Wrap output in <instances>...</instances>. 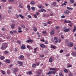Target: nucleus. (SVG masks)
<instances>
[{
    "label": "nucleus",
    "instance_id": "nucleus-57",
    "mask_svg": "<svg viewBox=\"0 0 76 76\" xmlns=\"http://www.w3.org/2000/svg\"><path fill=\"white\" fill-rule=\"evenodd\" d=\"M21 26L23 28H25L24 25H22Z\"/></svg>",
    "mask_w": 76,
    "mask_h": 76
},
{
    "label": "nucleus",
    "instance_id": "nucleus-53",
    "mask_svg": "<svg viewBox=\"0 0 76 76\" xmlns=\"http://www.w3.org/2000/svg\"><path fill=\"white\" fill-rule=\"evenodd\" d=\"M18 44H20V43H21V42L20 41H18Z\"/></svg>",
    "mask_w": 76,
    "mask_h": 76
},
{
    "label": "nucleus",
    "instance_id": "nucleus-62",
    "mask_svg": "<svg viewBox=\"0 0 76 76\" xmlns=\"http://www.w3.org/2000/svg\"><path fill=\"white\" fill-rule=\"evenodd\" d=\"M61 38H62V39H64V37H63V35H61Z\"/></svg>",
    "mask_w": 76,
    "mask_h": 76
},
{
    "label": "nucleus",
    "instance_id": "nucleus-49",
    "mask_svg": "<svg viewBox=\"0 0 76 76\" xmlns=\"http://www.w3.org/2000/svg\"><path fill=\"white\" fill-rule=\"evenodd\" d=\"M72 67V65H68L67 67Z\"/></svg>",
    "mask_w": 76,
    "mask_h": 76
},
{
    "label": "nucleus",
    "instance_id": "nucleus-6",
    "mask_svg": "<svg viewBox=\"0 0 76 76\" xmlns=\"http://www.w3.org/2000/svg\"><path fill=\"white\" fill-rule=\"evenodd\" d=\"M13 71L14 73L15 74L16 72H18V69L16 68H15L13 69Z\"/></svg>",
    "mask_w": 76,
    "mask_h": 76
},
{
    "label": "nucleus",
    "instance_id": "nucleus-27",
    "mask_svg": "<svg viewBox=\"0 0 76 76\" xmlns=\"http://www.w3.org/2000/svg\"><path fill=\"white\" fill-rule=\"evenodd\" d=\"M67 9L68 10H73V8L71 7H67Z\"/></svg>",
    "mask_w": 76,
    "mask_h": 76
},
{
    "label": "nucleus",
    "instance_id": "nucleus-36",
    "mask_svg": "<svg viewBox=\"0 0 76 76\" xmlns=\"http://www.w3.org/2000/svg\"><path fill=\"white\" fill-rule=\"evenodd\" d=\"M36 66H36V64H33L32 65V67L33 68L35 67H36Z\"/></svg>",
    "mask_w": 76,
    "mask_h": 76
},
{
    "label": "nucleus",
    "instance_id": "nucleus-11",
    "mask_svg": "<svg viewBox=\"0 0 76 76\" xmlns=\"http://www.w3.org/2000/svg\"><path fill=\"white\" fill-rule=\"evenodd\" d=\"M5 58V57L4 56H1L0 57V59L1 60H3Z\"/></svg>",
    "mask_w": 76,
    "mask_h": 76
},
{
    "label": "nucleus",
    "instance_id": "nucleus-19",
    "mask_svg": "<svg viewBox=\"0 0 76 76\" xmlns=\"http://www.w3.org/2000/svg\"><path fill=\"white\" fill-rule=\"evenodd\" d=\"M27 7L28 10L30 11V10H31V7H30V6L27 5Z\"/></svg>",
    "mask_w": 76,
    "mask_h": 76
},
{
    "label": "nucleus",
    "instance_id": "nucleus-30",
    "mask_svg": "<svg viewBox=\"0 0 76 76\" xmlns=\"http://www.w3.org/2000/svg\"><path fill=\"white\" fill-rule=\"evenodd\" d=\"M70 1L71 3H75V1L74 0H70Z\"/></svg>",
    "mask_w": 76,
    "mask_h": 76
},
{
    "label": "nucleus",
    "instance_id": "nucleus-37",
    "mask_svg": "<svg viewBox=\"0 0 76 76\" xmlns=\"http://www.w3.org/2000/svg\"><path fill=\"white\" fill-rule=\"evenodd\" d=\"M56 29H60V27L58 26H56Z\"/></svg>",
    "mask_w": 76,
    "mask_h": 76
},
{
    "label": "nucleus",
    "instance_id": "nucleus-22",
    "mask_svg": "<svg viewBox=\"0 0 76 76\" xmlns=\"http://www.w3.org/2000/svg\"><path fill=\"white\" fill-rule=\"evenodd\" d=\"M51 48L53 49H55L56 48V46H55L51 45Z\"/></svg>",
    "mask_w": 76,
    "mask_h": 76
},
{
    "label": "nucleus",
    "instance_id": "nucleus-17",
    "mask_svg": "<svg viewBox=\"0 0 76 76\" xmlns=\"http://www.w3.org/2000/svg\"><path fill=\"white\" fill-rule=\"evenodd\" d=\"M40 46L42 48H44V47H45V45L43 44H40Z\"/></svg>",
    "mask_w": 76,
    "mask_h": 76
},
{
    "label": "nucleus",
    "instance_id": "nucleus-4",
    "mask_svg": "<svg viewBox=\"0 0 76 76\" xmlns=\"http://www.w3.org/2000/svg\"><path fill=\"white\" fill-rule=\"evenodd\" d=\"M15 25L16 24L15 23H13L12 24V25L11 26L12 29H14V28H15Z\"/></svg>",
    "mask_w": 76,
    "mask_h": 76
},
{
    "label": "nucleus",
    "instance_id": "nucleus-16",
    "mask_svg": "<svg viewBox=\"0 0 76 76\" xmlns=\"http://www.w3.org/2000/svg\"><path fill=\"white\" fill-rule=\"evenodd\" d=\"M5 63H10V60H8V59H6L5 60Z\"/></svg>",
    "mask_w": 76,
    "mask_h": 76
},
{
    "label": "nucleus",
    "instance_id": "nucleus-38",
    "mask_svg": "<svg viewBox=\"0 0 76 76\" xmlns=\"http://www.w3.org/2000/svg\"><path fill=\"white\" fill-rule=\"evenodd\" d=\"M9 53V52L7 51H4V54H7Z\"/></svg>",
    "mask_w": 76,
    "mask_h": 76
},
{
    "label": "nucleus",
    "instance_id": "nucleus-13",
    "mask_svg": "<svg viewBox=\"0 0 76 76\" xmlns=\"http://www.w3.org/2000/svg\"><path fill=\"white\" fill-rule=\"evenodd\" d=\"M22 3H20L19 4V7L20 8H21V9H23V7L22 6Z\"/></svg>",
    "mask_w": 76,
    "mask_h": 76
},
{
    "label": "nucleus",
    "instance_id": "nucleus-46",
    "mask_svg": "<svg viewBox=\"0 0 76 76\" xmlns=\"http://www.w3.org/2000/svg\"><path fill=\"white\" fill-rule=\"evenodd\" d=\"M7 73L8 75H9L10 74V71L9 70H7Z\"/></svg>",
    "mask_w": 76,
    "mask_h": 76
},
{
    "label": "nucleus",
    "instance_id": "nucleus-56",
    "mask_svg": "<svg viewBox=\"0 0 76 76\" xmlns=\"http://www.w3.org/2000/svg\"><path fill=\"white\" fill-rule=\"evenodd\" d=\"M3 42V40L1 39H0V42Z\"/></svg>",
    "mask_w": 76,
    "mask_h": 76
},
{
    "label": "nucleus",
    "instance_id": "nucleus-15",
    "mask_svg": "<svg viewBox=\"0 0 76 76\" xmlns=\"http://www.w3.org/2000/svg\"><path fill=\"white\" fill-rule=\"evenodd\" d=\"M49 62H50V63H52V62L53 61V58H52V57H50L49 60Z\"/></svg>",
    "mask_w": 76,
    "mask_h": 76
},
{
    "label": "nucleus",
    "instance_id": "nucleus-7",
    "mask_svg": "<svg viewBox=\"0 0 76 76\" xmlns=\"http://www.w3.org/2000/svg\"><path fill=\"white\" fill-rule=\"evenodd\" d=\"M71 55L74 56V57H76V53L72 52L71 53Z\"/></svg>",
    "mask_w": 76,
    "mask_h": 76
},
{
    "label": "nucleus",
    "instance_id": "nucleus-60",
    "mask_svg": "<svg viewBox=\"0 0 76 76\" xmlns=\"http://www.w3.org/2000/svg\"><path fill=\"white\" fill-rule=\"evenodd\" d=\"M18 29H19V30H21V29H22V28L20 27H19L18 28Z\"/></svg>",
    "mask_w": 76,
    "mask_h": 76
},
{
    "label": "nucleus",
    "instance_id": "nucleus-9",
    "mask_svg": "<svg viewBox=\"0 0 76 76\" xmlns=\"http://www.w3.org/2000/svg\"><path fill=\"white\" fill-rule=\"evenodd\" d=\"M54 32H55V30L54 29L52 30L50 33V34L51 35H54Z\"/></svg>",
    "mask_w": 76,
    "mask_h": 76
},
{
    "label": "nucleus",
    "instance_id": "nucleus-3",
    "mask_svg": "<svg viewBox=\"0 0 76 76\" xmlns=\"http://www.w3.org/2000/svg\"><path fill=\"white\" fill-rule=\"evenodd\" d=\"M24 58V56L22 55L19 56L18 58L19 60H20V59H22V58Z\"/></svg>",
    "mask_w": 76,
    "mask_h": 76
},
{
    "label": "nucleus",
    "instance_id": "nucleus-51",
    "mask_svg": "<svg viewBox=\"0 0 76 76\" xmlns=\"http://www.w3.org/2000/svg\"><path fill=\"white\" fill-rule=\"evenodd\" d=\"M44 9H41V12H44Z\"/></svg>",
    "mask_w": 76,
    "mask_h": 76
},
{
    "label": "nucleus",
    "instance_id": "nucleus-32",
    "mask_svg": "<svg viewBox=\"0 0 76 76\" xmlns=\"http://www.w3.org/2000/svg\"><path fill=\"white\" fill-rule=\"evenodd\" d=\"M39 8V9H42L43 8V7H42V5H39L38 6Z\"/></svg>",
    "mask_w": 76,
    "mask_h": 76
},
{
    "label": "nucleus",
    "instance_id": "nucleus-28",
    "mask_svg": "<svg viewBox=\"0 0 76 76\" xmlns=\"http://www.w3.org/2000/svg\"><path fill=\"white\" fill-rule=\"evenodd\" d=\"M74 28L72 32H75V31H76V27L75 26H74Z\"/></svg>",
    "mask_w": 76,
    "mask_h": 76
},
{
    "label": "nucleus",
    "instance_id": "nucleus-24",
    "mask_svg": "<svg viewBox=\"0 0 76 76\" xmlns=\"http://www.w3.org/2000/svg\"><path fill=\"white\" fill-rule=\"evenodd\" d=\"M18 64H20V65H22V64H23L22 62H21L18 61Z\"/></svg>",
    "mask_w": 76,
    "mask_h": 76
},
{
    "label": "nucleus",
    "instance_id": "nucleus-45",
    "mask_svg": "<svg viewBox=\"0 0 76 76\" xmlns=\"http://www.w3.org/2000/svg\"><path fill=\"white\" fill-rule=\"evenodd\" d=\"M56 73V72L55 71H52V74H55Z\"/></svg>",
    "mask_w": 76,
    "mask_h": 76
},
{
    "label": "nucleus",
    "instance_id": "nucleus-64",
    "mask_svg": "<svg viewBox=\"0 0 76 76\" xmlns=\"http://www.w3.org/2000/svg\"><path fill=\"white\" fill-rule=\"evenodd\" d=\"M12 9V7H8L9 9Z\"/></svg>",
    "mask_w": 76,
    "mask_h": 76
},
{
    "label": "nucleus",
    "instance_id": "nucleus-23",
    "mask_svg": "<svg viewBox=\"0 0 76 76\" xmlns=\"http://www.w3.org/2000/svg\"><path fill=\"white\" fill-rule=\"evenodd\" d=\"M19 16H20V18H21L22 19H23V18H24V16H23L21 14H19Z\"/></svg>",
    "mask_w": 76,
    "mask_h": 76
},
{
    "label": "nucleus",
    "instance_id": "nucleus-59",
    "mask_svg": "<svg viewBox=\"0 0 76 76\" xmlns=\"http://www.w3.org/2000/svg\"><path fill=\"white\" fill-rule=\"evenodd\" d=\"M61 17L62 18H65V16H64V15H62L61 16Z\"/></svg>",
    "mask_w": 76,
    "mask_h": 76
},
{
    "label": "nucleus",
    "instance_id": "nucleus-44",
    "mask_svg": "<svg viewBox=\"0 0 76 76\" xmlns=\"http://www.w3.org/2000/svg\"><path fill=\"white\" fill-rule=\"evenodd\" d=\"M63 52V50H60V53H62Z\"/></svg>",
    "mask_w": 76,
    "mask_h": 76
},
{
    "label": "nucleus",
    "instance_id": "nucleus-12",
    "mask_svg": "<svg viewBox=\"0 0 76 76\" xmlns=\"http://www.w3.org/2000/svg\"><path fill=\"white\" fill-rule=\"evenodd\" d=\"M64 13L66 15H68L69 13V12L68 10H66L64 11Z\"/></svg>",
    "mask_w": 76,
    "mask_h": 76
},
{
    "label": "nucleus",
    "instance_id": "nucleus-34",
    "mask_svg": "<svg viewBox=\"0 0 76 76\" xmlns=\"http://www.w3.org/2000/svg\"><path fill=\"white\" fill-rule=\"evenodd\" d=\"M2 74H3V75H5L6 74V73H5V71L2 70Z\"/></svg>",
    "mask_w": 76,
    "mask_h": 76
},
{
    "label": "nucleus",
    "instance_id": "nucleus-10",
    "mask_svg": "<svg viewBox=\"0 0 76 76\" xmlns=\"http://www.w3.org/2000/svg\"><path fill=\"white\" fill-rule=\"evenodd\" d=\"M26 42H28V43H29V42H33V40H27Z\"/></svg>",
    "mask_w": 76,
    "mask_h": 76
},
{
    "label": "nucleus",
    "instance_id": "nucleus-54",
    "mask_svg": "<svg viewBox=\"0 0 76 76\" xmlns=\"http://www.w3.org/2000/svg\"><path fill=\"white\" fill-rule=\"evenodd\" d=\"M17 32V31L16 30L13 31V33H16Z\"/></svg>",
    "mask_w": 76,
    "mask_h": 76
},
{
    "label": "nucleus",
    "instance_id": "nucleus-18",
    "mask_svg": "<svg viewBox=\"0 0 76 76\" xmlns=\"http://www.w3.org/2000/svg\"><path fill=\"white\" fill-rule=\"evenodd\" d=\"M21 48L22 50H24L25 48V45H22Z\"/></svg>",
    "mask_w": 76,
    "mask_h": 76
},
{
    "label": "nucleus",
    "instance_id": "nucleus-43",
    "mask_svg": "<svg viewBox=\"0 0 76 76\" xmlns=\"http://www.w3.org/2000/svg\"><path fill=\"white\" fill-rule=\"evenodd\" d=\"M66 6V4L64 3V4H62V6Z\"/></svg>",
    "mask_w": 76,
    "mask_h": 76
},
{
    "label": "nucleus",
    "instance_id": "nucleus-14",
    "mask_svg": "<svg viewBox=\"0 0 76 76\" xmlns=\"http://www.w3.org/2000/svg\"><path fill=\"white\" fill-rule=\"evenodd\" d=\"M70 31V29H66V28H65V29L64 30V32H69Z\"/></svg>",
    "mask_w": 76,
    "mask_h": 76
},
{
    "label": "nucleus",
    "instance_id": "nucleus-33",
    "mask_svg": "<svg viewBox=\"0 0 76 76\" xmlns=\"http://www.w3.org/2000/svg\"><path fill=\"white\" fill-rule=\"evenodd\" d=\"M27 73L29 74V75H31L32 74V72L31 71H29L27 72Z\"/></svg>",
    "mask_w": 76,
    "mask_h": 76
},
{
    "label": "nucleus",
    "instance_id": "nucleus-35",
    "mask_svg": "<svg viewBox=\"0 0 76 76\" xmlns=\"http://www.w3.org/2000/svg\"><path fill=\"white\" fill-rule=\"evenodd\" d=\"M47 32V31H43L42 32V34H44V35H45V34H46V33Z\"/></svg>",
    "mask_w": 76,
    "mask_h": 76
},
{
    "label": "nucleus",
    "instance_id": "nucleus-26",
    "mask_svg": "<svg viewBox=\"0 0 76 76\" xmlns=\"http://www.w3.org/2000/svg\"><path fill=\"white\" fill-rule=\"evenodd\" d=\"M8 1L9 2H15V0H8Z\"/></svg>",
    "mask_w": 76,
    "mask_h": 76
},
{
    "label": "nucleus",
    "instance_id": "nucleus-8",
    "mask_svg": "<svg viewBox=\"0 0 76 76\" xmlns=\"http://www.w3.org/2000/svg\"><path fill=\"white\" fill-rule=\"evenodd\" d=\"M42 70H39L38 71V75H41V73H42Z\"/></svg>",
    "mask_w": 76,
    "mask_h": 76
},
{
    "label": "nucleus",
    "instance_id": "nucleus-42",
    "mask_svg": "<svg viewBox=\"0 0 76 76\" xmlns=\"http://www.w3.org/2000/svg\"><path fill=\"white\" fill-rule=\"evenodd\" d=\"M10 33L11 35L13 34V32H12V31H10Z\"/></svg>",
    "mask_w": 76,
    "mask_h": 76
},
{
    "label": "nucleus",
    "instance_id": "nucleus-48",
    "mask_svg": "<svg viewBox=\"0 0 76 76\" xmlns=\"http://www.w3.org/2000/svg\"><path fill=\"white\" fill-rule=\"evenodd\" d=\"M43 25L44 26H47V23H45L43 24Z\"/></svg>",
    "mask_w": 76,
    "mask_h": 76
},
{
    "label": "nucleus",
    "instance_id": "nucleus-5",
    "mask_svg": "<svg viewBox=\"0 0 76 76\" xmlns=\"http://www.w3.org/2000/svg\"><path fill=\"white\" fill-rule=\"evenodd\" d=\"M50 70H52L53 71H56V69L55 68H50L49 69Z\"/></svg>",
    "mask_w": 76,
    "mask_h": 76
},
{
    "label": "nucleus",
    "instance_id": "nucleus-39",
    "mask_svg": "<svg viewBox=\"0 0 76 76\" xmlns=\"http://www.w3.org/2000/svg\"><path fill=\"white\" fill-rule=\"evenodd\" d=\"M31 9L32 10H33V11L34 10H35V7H31Z\"/></svg>",
    "mask_w": 76,
    "mask_h": 76
},
{
    "label": "nucleus",
    "instance_id": "nucleus-1",
    "mask_svg": "<svg viewBox=\"0 0 76 76\" xmlns=\"http://www.w3.org/2000/svg\"><path fill=\"white\" fill-rule=\"evenodd\" d=\"M7 47V43H5L2 44V46L1 47L2 50H5Z\"/></svg>",
    "mask_w": 76,
    "mask_h": 76
},
{
    "label": "nucleus",
    "instance_id": "nucleus-41",
    "mask_svg": "<svg viewBox=\"0 0 76 76\" xmlns=\"http://www.w3.org/2000/svg\"><path fill=\"white\" fill-rule=\"evenodd\" d=\"M13 64H10V67L11 68V67H13Z\"/></svg>",
    "mask_w": 76,
    "mask_h": 76
},
{
    "label": "nucleus",
    "instance_id": "nucleus-47",
    "mask_svg": "<svg viewBox=\"0 0 76 76\" xmlns=\"http://www.w3.org/2000/svg\"><path fill=\"white\" fill-rule=\"evenodd\" d=\"M45 44H48V41H45Z\"/></svg>",
    "mask_w": 76,
    "mask_h": 76
},
{
    "label": "nucleus",
    "instance_id": "nucleus-21",
    "mask_svg": "<svg viewBox=\"0 0 76 76\" xmlns=\"http://www.w3.org/2000/svg\"><path fill=\"white\" fill-rule=\"evenodd\" d=\"M52 73V71H50L48 73H47V75H51Z\"/></svg>",
    "mask_w": 76,
    "mask_h": 76
},
{
    "label": "nucleus",
    "instance_id": "nucleus-50",
    "mask_svg": "<svg viewBox=\"0 0 76 76\" xmlns=\"http://www.w3.org/2000/svg\"><path fill=\"white\" fill-rule=\"evenodd\" d=\"M40 57H41L42 58V57H44V55H40Z\"/></svg>",
    "mask_w": 76,
    "mask_h": 76
},
{
    "label": "nucleus",
    "instance_id": "nucleus-31",
    "mask_svg": "<svg viewBox=\"0 0 76 76\" xmlns=\"http://www.w3.org/2000/svg\"><path fill=\"white\" fill-rule=\"evenodd\" d=\"M64 71L65 73H67L68 72V70L67 69H65L64 70Z\"/></svg>",
    "mask_w": 76,
    "mask_h": 76
},
{
    "label": "nucleus",
    "instance_id": "nucleus-29",
    "mask_svg": "<svg viewBox=\"0 0 76 76\" xmlns=\"http://www.w3.org/2000/svg\"><path fill=\"white\" fill-rule=\"evenodd\" d=\"M33 30L34 31H35V32H37V29L35 27H34L33 28Z\"/></svg>",
    "mask_w": 76,
    "mask_h": 76
},
{
    "label": "nucleus",
    "instance_id": "nucleus-2",
    "mask_svg": "<svg viewBox=\"0 0 76 76\" xmlns=\"http://www.w3.org/2000/svg\"><path fill=\"white\" fill-rule=\"evenodd\" d=\"M73 43L71 42H69L67 43L66 45L68 47H73Z\"/></svg>",
    "mask_w": 76,
    "mask_h": 76
},
{
    "label": "nucleus",
    "instance_id": "nucleus-55",
    "mask_svg": "<svg viewBox=\"0 0 76 76\" xmlns=\"http://www.w3.org/2000/svg\"><path fill=\"white\" fill-rule=\"evenodd\" d=\"M2 30V31H5V28H3Z\"/></svg>",
    "mask_w": 76,
    "mask_h": 76
},
{
    "label": "nucleus",
    "instance_id": "nucleus-25",
    "mask_svg": "<svg viewBox=\"0 0 76 76\" xmlns=\"http://www.w3.org/2000/svg\"><path fill=\"white\" fill-rule=\"evenodd\" d=\"M30 4L32 5H34L35 4V2L34 1H31L30 2Z\"/></svg>",
    "mask_w": 76,
    "mask_h": 76
},
{
    "label": "nucleus",
    "instance_id": "nucleus-52",
    "mask_svg": "<svg viewBox=\"0 0 76 76\" xmlns=\"http://www.w3.org/2000/svg\"><path fill=\"white\" fill-rule=\"evenodd\" d=\"M34 16L35 18H37V15H36V14L34 15Z\"/></svg>",
    "mask_w": 76,
    "mask_h": 76
},
{
    "label": "nucleus",
    "instance_id": "nucleus-63",
    "mask_svg": "<svg viewBox=\"0 0 76 76\" xmlns=\"http://www.w3.org/2000/svg\"><path fill=\"white\" fill-rule=\"evenodd\" d=\"M50 23H51V21H49L47 22L48 24H50Z\"/></svg>",
    "mask_w": 76,
    "mask_h": 76
},
{
    "label": "nucleus",
    "instance_id": "nucleus-40",
    "mask_svg": "<svg viewBox=\"0 0 76 76\" xmlns=\"http://www.w3.org/2000/svg\"><path fill=\"white\" fill-rule=\"evenodd\" d=\"M27 16H28V17L29 18H32V17L30 15H28Z\"/></svg>",
    "mask_w": 76,
    "mask_h": 76
},
{
    "label": "nucleus",
    "instance_id": "nucleus-61",
    "mask_svg": "<svg viewBox=\"0 0 76 76\" xmlns=\"http://www.w3.org/2000/svg\"><path fill=\"white\" fill-rule=\"evenodd\" d=\"M41 41H42V42H45V40H44V39H42L41 40Z\"/></svg>",
    "mask_w": 76,
    "mask_h": 76
},
{
    "label": "nucleus",
    "instance_id": "nucleus-58",
    "mask_svg": "<svg viewBox=\"0 0 76 76\" xmlns=\"http://www.w3.org/2000/svg\"><path fill=\"white\" fill-rule=\"evenodd\" d=\"M16 17H17V18H19V15H16Z\"/></svg>",
    "mask_w": 76,
    "mask_h": 76
},
{
    "label": "nucleus",
    "instance_id": "nucleus-20",
    "mask_svg": "<svg viewBox=\"0 0 76 76\" xmlns=\"http://www.w3.org/2000/svg\"><path fill=\"white\" fill-rule=\"evenodd\" d=\"M51 4L53 6H55L56 5V2H54L53 3H52Z\"/></svg>",
    "mask_w": 76,
    "mask_h": 76
}]
</instances>
